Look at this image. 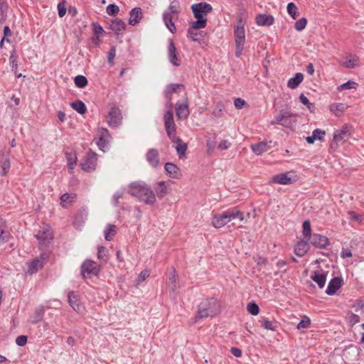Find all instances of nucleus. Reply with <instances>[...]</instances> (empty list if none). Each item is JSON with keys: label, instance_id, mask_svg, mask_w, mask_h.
<instances>
[{"label": "nucleus", "instance_id": "nucleus-45", "mask_svg": "<svg viewBox=\"0 0 364 364\" xmlns=\"http://www.w3.org/2000/svg\"><path fill=\"white\" fill-rule=\"evenodd\" d=\"M92 26L94 36H96L97 39H100V38L105 33L103 28L97 22H93L92 23Z\"/></svg>", "mask_w": 364, "mask_h": 364}, {"label": "nucleus", "instance_id": "nucleus-33", "mask_svg": "<svg viewBox=\"0 0 364 364\" xmlns=\"http://www.w3.org/2000/svg\"><path fill=\"white\" fill-rule=\"evenodd\" d=\"M286 116L284 122L282 123V126L290 128L296 122V115L286 111Z\"/></svg>", "mask_w": 364, "mask_h": 364}, {"label": "nucleus", "instance_id": "nucleus-34", "mask_svg": "<svg viewBox=\"0 0 364 364\" xmlns=\"http://www.w3.org/2000/svg\"><path fill=\"white\" fill-rule=\"evenodd\" d=\"M346 109L347 105L343 103H335L330 106V110L337 117H339Z\"/></svg>", "mask_w": 364, "mask_h": 364}, {"label": "nucleus", "instance_id": "nucleus-56", "mask_svg": "<svg viewBox=\"0 0 364 364\" xmlns=\"http://www.w3.org/2000/svg\"><path fill=\"white\" fill-rule=\"evenodd\" d=\"M307 20L306 18L303 17L298 20L297 21H296L294 27L297 31H301L305 28Z\"/></svg>", "mask_w": 364, "mask_h": 364}, {"label": "nucleus", "instance_id": "nucleus-46", "mask_svg": "<svg viewBox=\"0 0 364 364\" xmlns=\"http://www.w3.org/2000/svg\"><path fill=\"white\" fill-rule=\"evenodd\" d=\"M287 12L292 17V18L296 19L299 16L298 9L296 4L293 2H290L287 5Z\"/></svg>", "mask_w": 364, "mask_h": 364}, {"label": "nucleus", "instance_id": "nucleus-10", "mask_svg": "<svg viewBox=\"0 0 364 364\" xmlns=\"http://www.w3.org/2000/svg\"><path fill=\"white\" fill-rule=\"evenodd\" d=\"M46 259V254H41L39 257H36L28 263V269L26 272L28 274H33L41 269Z\"/></svg>", "mask_w": 364, "mask_h": 364}, {"label": "nucleus", "instance_id": "nucleus-55", "mask_svg": "<svg viewBox=\"0 0 364 364\" xmlns=\"http://www.w3.org/2000/svg\"><path fill=\"white\" fill-rule=\"evenodd\" d=\"M206 24L207 19H198L193 22L191 28L196 30L203 28L206 26Z\"/></svg>", "mask_w": 364, "mask_h": 364}, {"label": "nucleus", "instance_id": "nucleus-32", "mask_svg": "<svg viewBox=\"0 0 364 364\" xmlns=\"http://www.w3.org/2000/svg\"><path fill=\"white\" fill-rule=\"evenodd\" d=\"M252 150L257 155H260L268 150V145L266 142H259L251 146Z\"/></svg>", "mask_w": 364, "mask_h": 364}, {"label": "nucleus", "instance_id": "nucleus-37", "mask_svg": "<svg viewBox=\"0 0 364 364\" xmlns=\"http://www.w3.org/2000/svg\"><path fill=\"white\" fill-rule=\"evenodd\" d=\"M178 276L175 269H173L168 275V287L170 289L174 291L177 288Z\"/></svg>", "mask_w": 364, "mask_h": 364}, {"label": "nucleus", "instance_id": "nucleus-42", "mask_svg": "<svg viewBox=\"0 0 364 364\" xmlns=\"http://www.w3.org/2000/svg\"><path fill=\"white\" fill-rule=\"evenodd\" d=\"M259 322L261 326L267 330L276 331L277 328V322L269 321L267 318H262Z\"/></svg>", "mask_w": 364, "mask_h": 364}, {"label": "nucleus", "instance_id": "nucleus-53", "mask_svg": "<svg viewBox=\"0 0 364 364\" xmlns=\"http://www.w3.org/2000/svg\"><path fill=\"white\" fill-rule=\"evenodd\" d=\"M97 258L103 261L107 260V250L105 247H98Z\"/></svg>", "mask_w": 364, "mask_h": 364}, {"label": "nucleus", "instance_id": "nucleus-27", "mask_svg": "<svg viewBox=\"0 0 364 364\" xmlns=\"http://www.w3.org/2000/svg\"><path fill=\"white\" fill-rule=\"evenodd\" d=\"M125 27V23L119 18L112 21L109 25V29L114 31L117 36L119 35V32L124 30Z\"/></svg>", "mask_w": 364, "mask_h": 364}, {"label": "nucleus", "instance_id": "nucleus-47", "mask_svg": "<svg viewBox=\"0 0 364 364\" xmlns=\"http://www.w3.org/2000/svg\"><path fill=\"white\" fill-rule=\"evenodd\" d=\"M304 238L308 240L311 236V223L309 220H305L302 225Z\"/></svg>", "mask_w": 364, "mask_h": 364}, {"label": "nucleus", "instance_id": "nucleus-30", "mask_svg": "<svg viewBox=\"0 0 364 364\" xmlns=\"http://www.w3.org/2000/svg\"><path fill=\"white\" fill-rule=\"evenodd\" d=\"M175 147L179 157H182L186 154L187 150V144L184 143L181 138L176 139V141L172 142Z\"/></svg>", "mask_w": 364, "mask_h": 364}, {"label": "nucleus", "instance_id": "nucleus-31", "mask_svg": "<svg viewBox=\"0 0 364 364\" xmlns=\"http://www.w3.org/2000/svg\"><path fill=\"white\" fill-rule=\"evenodd\" d=\"M164 127L165 129L176 127V124L173 120V114L171 109H168L164 115Z\"/></svg>", "mask_w": 364, "mask_h": 364}, {"label": "nucleus", "instance_id": "nucleus-17", "mask_svg": "<svg viewBox=\"0 0 364 364\" xmlns=\"http://www.w3.org/2000/svg\"><path fill=\"white\" fill-rule=\"evenodd\" d=\"M183 87L184 86L182 84L171 83L168 85L164 90V97L167 100V104H169L171 107L172 103L171 101L172 95L176 92L178 89Z\"/></svg>", "mask_w": 364, "mask_h": 364}, {"label": "nucleus", "instance_id": "nucleus-20", "mask_svg": "<svg viewBox=\"0 0 364 364\" xmlns=\"http://www.w3.org/2000/svg\"><path fill=\"white\" fill-rule=\"evenodd\" d=\"M310 278L318 284L320 289L324 287L326 282V274L323 272L321 270H316L313 272Z\"/></svg>", "mask_w": 364, "mask_h": 364}, {"label": "nucleus", "instance_id": "nucleus-44", "mask_svg": "<svg viewBox=\"0 0 364 364\" xmlns=\"http://www.w3.org/2000/svg\"><path fill=\"white\" fill-rule=\"evenodd\" d=\"M0 164H1V167L2 169V172L1 173V175L2 176H4L6 175V173H8V171L10 169L11 164H10L9 159L6 156H3L2 159H1Z\"/></svg>", "mask_w": 364, "mask_h": 364}, {"label": "nucleus", "instance_id": "nucleus-36", "mask_svg": "<svg viewBox=\"0 0 364 364\" xmlns=\"http://www.w3.org/2000/svg\"><path fill=\"white\" fill-rule=\"evenodd\" d=\"M156 194L159 198H162L167 193V188L164 181H159L156 183L154 187Z\"/></svg>", "mask_w": 364, "mask_h": 364}, {"label": "nucleus", "instance_id": "nucleus-54", "mask_svg": "<svg viewBox=\"0 0 364 364\" xmlns=\"http://www.w3.org/2000/svg\"><path fill=\"white\" fill-rule=\"evenodd\" d=\"M195 29L190 28L188 31V36L190 37L193 41H200L202 35L201 32H197L194 31Z\"/></svg>", "mask_w": 364, "mask_h": 364}, {"label": "nucleus", "instance_id": "nucleus-26", "mask_svg": "<svg viewBox=\"0 0 364 364\" xmlns=\"http://www.w3.org/2000/svg\"><path fill=\"white\" fill-rule=\"evenodd\" d=\"M256 23L259 26H271L274 23V18L270 15L259 14L256 17Z\"/></svg>", "mask_w": 364, "mask_h": 364}, {"label": "nucleus", "instance_id": "nucleus-4", "mask_svg": "<svg viewBox=\"0 0 364 364\" xmlns=\"http://www.w3.org/2000/svg\"><path fill=\"white\" fill-rule=\"evenodd\" d=\"M178 18V11L176 5L171 3L163 14V20L167 28L172 33L176 32L174 21Z\"/></svg>", "mask_w": 364, "mask_h": 364}, {"label": "nucleus", "instance_id": "nucleus-39", "mask_svg": "<svg viewBox=\"0 0 364 364\" xmlns=\"http://www.w3.org/2000/svg\"><path fill=\"white\" fill-rule=\"evenodd\" d=\"M193 7H196V9L203 15H207L208 13L212 11V6L208 3H199L192 5Z\"/></svg>", "mask_w": 364, "mask_h": 364}, {"label": "nucleus", "instance_id": "nucleus-24", "mask_svg": "<svg viewBox=\"0 0 364 364\" xmlns=\"http://www.w3.org/2000/svg\"><path fill=\"white\" fill-rule=\"evenodd\" d=\"M166 173L173 178H178L180 175L179 168L178 166L171 162L166 163L164 166Z\"/></svg>", "mask_w": 364, "mask_h": 364}, {"label": "nucleus", "instance_id": "nucleus-49", "mask_svg": "<svg viewBox=\"0 0 364 364\" xmlns=\"http://www.w3.org/2000/svg\"><path fill=\"white\" fill-rule=\"evenodd\" d=\"M357 85L358 84L355 82L353 80H348L346 82L339 85L337 90L338 91H343L345 90L355 89Z\"/></svg>", "mask_w": 364, "mask_h": 364}, {"label": "nucleus", "instance_id": "nucleus-11", "mask_svg": "<svg viewBox=\"0 0 364 364\" xmlns=\"http://www.w3.org/2000/svg\"><path fill=\"white\" fill-rule=\"evenodd\" d=\"M296 176L293 172H287L275 175L272 181L275 183L288 185L296 181Z\"/></svg>", "mask_w": 364, "mask_h": 364}, {"label": "nucleus", "instance_id": "nucleus-22", "mask_svg": "<svg viewBox=\"0 0 364 364\" xmlns=\"http://www.w3.org/2000/svg\"><path fill=\"white\" fill-rule=\"evenodd\" d=\"M36 237L38 240L47 242L53 239V232L49 227H43L38 230Z\"/></svg>", "mask_w": 364, "mask_h": 364}, {"label": "nucleus", "instance_id": "nucleus-41", "mask_svg": "<svg viewBox=\"0 0 364 364\" xmlns=\"http://www.w3.org/2000/svg\"><path fill=\"white\" fill-rule=\"evenodd\" d=\"M44 315V309L43 306L36 309L33 316L31 318L30 321L32 323H36L41 321Z\"/></svg>", "mask_w": 364, "mask_h": 364}, {"label": "nucleus", "instance_id": "nucleus-14", "mask_svg": "<svg viewBox=\"0 0 364 364\" xmlns=\"http://www.w3.org/2000/svg\"><path fill=\"white\" fill-rule=\"evenodd\" d=\"M68 303L70 306L77 313L81 312L84 307L80 301L79 296L74 291L68 294Z\"/></svg>", "mask_w": 364, "mask_h": 364}, {"label": "nucleus", "instance_id": "nucleus-59", "mask_svg": "<svg viewBox=\"0 0 364 364\" xmlns=\"http://www.w3.org/2000/svg\"><path fill=\"white\" fill-rule=\"evenodd\" d=\"M116 56V48L112 46L109 52L107 53V62L112 66L114 65V59Z\"/></svg>", "mask_w": 364, "mask_h": 364}, {"label": "nucleus", "instance_id": "nucleus-2", "mask_svg": "<svg viewBox=\"0 0 364 364\" xmlns=\"http://www.w3.org/2000/svg\"><path fill=\"white\" fill-rule=\"evenodd\" d=\"M235 219H239L240 221L244 220L243 214L237 207L230 208L221 214L214 215L212 224L215 228H220L228 223Z\"/></svg>", "mask_w": 364, "mask_h": 364}, {"label": "nucleus", "instance_id": "nucleus-29", "mask_svg": "<svg viewBox=\"0 0 364 364\" xmlns=\"http://www.w3.org/2000/svg\"><path fill=\"white\" fill-rule=\"evenodd\" d=\"M304 80V75L301 73H297L294 77L290 78L287 82L288 87L291 89L296 88Z\"/></svg>", "mask_w": 364, "mask_h": 364}, {"label": "nucleus", "instance_id": "nucleus-48", "mask_svg": "<svg viewBox=\"0 0 364 364\" xmlns=\"http://www.w3.org/2000/svg\"><path fill=\"white\" fill-rule=\"evenodd\" d=\"M77 196L75 193H64L60 197L61 203H63V206L65 207V203H72L75 201Z\"/></svg>", "mask_w": 364, "mask_h": 364}, {"label": "nucleus", "instance_id": "nucleus-3", "mask_svg": "<svg viewBox=\"0 0 364 364\" xmlns=\"http://www.w3.org/2000/svg\"><path fill=\"white\" fill-rule=\"evenodd\" d=\"M219 312V304L214 298L205 299L200 302L198 308V314L196 316V321L198 319L213 316Z\"/></svg>", "mask_w": 364, "mask_h": 364}, {"label": "nucleus", "instance_id": "nucleus-51", "mask_svg": "<svg viewBox=\"0 0 364 364\" xmlns=\"http://www.w3.org/2000/svg\"><path fill=\"white\" fill-rule=\"evenodd\" d=\"M247 309L248 312L253 316L257 315L259 312V306L255 301L249 303L247 304Z\"/></svg>", "mask_w": 364, "mask_h": 364}, {"label": "nucleus", "instance_id": "nucleus-28", "mask_svg": "<svg viewBox=\"0 0 364 364\" xmlns=\"http://www.w3.org/2000/svg\"><path fill=\"white\" fill-rule=\"evenodd\" d=\"M359 65V58L353 55H349L347 56L346 60L343 63V66L349 69H353Z\"/></svg>", "mask_w": 364, "mask_h": 364}, {"label": "nucleus", "instance_id": "nucleus-5", "mask_svg": "<svg viewBox=\"0 0 364 364\" xmlns=\"http://www.w3.org/2000/svg\"><path fill=\"white\" fill-rule=\"evenodd\" d=\"M100 271V266L97 263L90 259H86L81 265V274L83 278L96 276Z\"/></svg>", "mask_w": 364, "mask_h": 364}, {"label": "nucleus", "instance_id": "nucleus-62", "mask_svg": "<svg viewBox=\"0 0 364 364\" xmlns=\"http://www.w3.org/2000/svg\"><path fill=\"white\" fill-rule=\"evenodd\" d=\"M299 99L300 102L303 105H306L309 110H311V109L314 107V105L313 103H311L309 99L304 94H301L299 96Z\"/></svg>", "mask_w": 364, "mask_h": 364}, {"label": "nucleus", "instance_id": "nucleus-58", "mask_svg": "<svg viewBox=\"0 0 364 364\" xmlns=\"http://www.w3.org/2000/svg\"><path fill=\"white\" fill-rule=\"evenodd\" d=\"M3 223L2 221L0 222V245L7 242L10 237V235L1 228Z\"/></svg>", "mask_w": 364, "mask_h": 364}, {"label": "nucleus", "instance_id": "nucleus-60", "mask_svg": "<svg viewBox=\"0 0 364 364\" xmlns=\"http://www.w3.org/2000/svg\"><path fill=\"white\" fill-rule=\"evenodd\" d=\"M96 143L99 149L105 152V149L107 147L108 144V141L107 140V139L105 137L100 136Z\"/></svg>", "mask_w": 364, "mask_h": 364}, {"label": "nucleus", "instance_id": "nucleus-9", "mask_svg": "<svg viewBox=\"0 0 364 364\" xmlns=\"http://www.w3.org/2000/svg\"><path fill=\"white\" fill-rule=\"evenodd\" d=\"M122 119L120 109L117 107H112L107 116L109 125L112 127H117L121 124Z\"/></svg>", "mask_w": 364, "mask_h": 364}, {"label": "nucleus", "instance_id": "nucleus-40", "mask_svg": "<svg viewBox=\"0 0 364 364\" xmlns=\"http://www.w3.org/2000/svg\"><path fill=\"white\" fill-rule=\"evenodd\" d=\"M71 107L77 111L79 114H83L87 111V107L85 103L81 100H77L70 104Z\"/></svg>", "mask_w": 364, "mask_h": 364}, {"label": "nucleus", "instance_id": "nucleus-15", "mask_svg": "<svg viewBox=\"0 0 364 364\" xmlns=\"http://www.w3.org/2000/svg\"><path fill=\"white\" fill-rule=\"evenodd\" d=\"M343 284V279L341 277H333L328 284L326 289V293L328 295H333L336 293L337 290L341 288Z\"/></svg>", "mask_w": 364, "mask_h": 364}, {"label": "nucleus", "instance_id": "nucleus-43", "mask_svg": "<svg viewBox=\"0 0 364 364\" xmlns=\"http://www.w3.org/2000/svg\"><path fill=\"white\" fill-rule=\"evenodd\" d=\"M8 4L6 0H0V22L6 21L7 16Z\"/></svg>", "mask_w": 364, "mask_h": 364}, {"label": "nucleus", "instance_id": "nucleus-64", "mask_svg": "<svg viewBox=\"0 0 364 364\" xmlns=\"http://www.w3.org/2000/svg\"><path fill=\"white\" fill-rule=\"evenodd\" d=\"M27 342V336H19L16 339V343L18 346H23L26 345Z\"/></svg>", "mask_w": 364, "mask_h": 364}, {"label": "nucleus", "instance_id": "nucleus-16", "mask_svg": "<svg viewBox=\"0 0 364 364\" xmlns=\"http://www.w3.org/2000/svg\"><path fill=\"white\" fill-rule=\"evenodd\" d=\"M146 159L149 164L154 168L159 165V154L156 149H150L146 154Z\"/></svg>", "mask_w": 364, "mask_h": 364}, {"label": "nucleus", "instance_id": "nucleus-63", "mask_svg": "<svg viewBox=\"0 0 364 364\" xmlns=\"http://www.w3.org/2000/svg\"><path fill=\"white\" fill-rule=\"evenodd\" d=\"M287 117L286 112H282L278 116H277L274 121L272 122V124H280L284 122V119Z\"/></svg>", "mask_w": 364, "mask_h": 364}, {"label": "nucleus", "instance_id": "nucleus-61", "mask_svg": "<svg viewBox=\"0 0 364 364\" xmlns=\"http://www.w3.org/2000/svg\"><path fill=\"white\" fill-rule=\"evenodd\" d=\"M167 136L171 139V142H174L176 141V139H178L179 137H177L176 136V128H170V129H166Z\"/></svg>", "mask_w": 364, "mask_h": 364}, {"label": "nucleus", "instance_id": "nucleus-35", "mask_svg": "<svg viewBox=\"0 0 364 364\" xmlns=\"http://www.w3.org/2000/svg\"><path fill=\"white\" fill-rule=\"evenodd\" d=\"M117 233V226L112 224H108L104 231L105 238L107 241H111L112 237Z\"/></svg>", "mask_w": 364, "mask_h": 364}, {"label": "nucleus", "instance_id": "nucleus-1", "mask_svg": "<svg viewBox=\"0 0 364 364\" xmlns=\"http://www.w3.org/2000/svg\"><path fill=\"white\" fill-rule=\"evenodd\" d=\"M128 193L136 197L146 205H153L156 202V195L144 183L133 182L129 186Z\"/></svg>", "mask_w": 364, "mask_h": 364}, {"label": "nucleus", "instance_id": "nucleus-18", "mask_svg": "<svg viewBox=\"0 0 364 364\" xmlns=\"http://www.w3.org/2000/svg\"><path fill=\"white\" fill-rule=\"evenodd\" d=\"M176 116L180 119H186L189 116L190 112L187 101L183 103H176Z\"/></svg>", "mask_w": 364, "mask_h": 364}, {"label": "nucleus", "instance_id": "nucleus-8", "mask_svg": "<svg viewBox=\"0 0 364 364\" xmlns=\"http://www.w3.org/2000/svg\"><path fill=\"white\" fill-rule=\"evenodd\" d=\"M349 135V127L346 125L341 129H337L334 132L333 141L331 144V148L333 149L334 145L337 147L338 144L341 142L345 141Z\"/></svg>", "mask_w": 364, "mask_h": 364}, {"label": "nucleus", "instance_id": "nucleus-57", "mask_svg": "<svg viewBox=\"0 0 364 364\" xmlns=\"http://www.w3.org/2000/svg\"><path fill=\"white\" fill-rule=\"evenodd\" d=\"M119 11L118 6L114 4L108 5L106 8V12L109 16H114Z\"/></svg>", "mask_w": 364, "mask_h": 364}, {"label": "nucleus", "instance_id": "nucleus-6", "mask_svg": "<svg viewBox=\"0 0 364 364\" xmlns=\"http://www.w3.org/2000/svg\"><path fill=\"white\" fill-rule=\"evenodd\" d=\"M97 154L90 150L82 159L80 166L82 170L87 172L94 171L97 165Z\"/></svg>", "mask_w": 364, "mask_h": 364}, {"label": "nucleus", "instance_id": "nucleus-7", "mask_svg": "<svg viewBox=\"0 0 364 364\" xmlns=\"http://www.w3.org/2000/svg\"><path fill=\"white\" fill-rule=\"evenodd\" d=\"M234 36L235 41V56H241L245 42V31L239 28L234 29Z\"/></svg>", "mask_w": 364, "mask_h": 364}, {"label": "nucleus", "instance_id": "nucleus-21", "mask_svg": "<svg viewBox=\"0 0 364 364\" xmlns=\"http://www.w3.org/2000/svg\"><path fill=\"white\" fill-rule=\"evenodd\" d=\"M143 13L142 9L139 7H135L129 12V23L132 26H135L139 23L142 18Z\"/></svg>", "mask_w": 364, "mask_h": 364}, {"label": "nucleus", "instance_id": "nucleus-19", "mask_svg": "<svg viewBox=\"0 0 364 364\" xmlns=\"http://www.w3.org/2000/svg\"><path fill=\"white\" fill-rule=\"evenodd\" d=\"M309 250V241L304 238L299 241L294 247V253L298 257H303Z\"/></svg>", "mask_w": 364, "mask_h": 364}, {"label": "nucleus", "instance_id": "nucleus-50", "mask_svg": "<svg viewBox=\"0 0 364 364\" xmlns=\"http://www.w3.org/2000/svg\"><path fill=\"white\" fill-rule=\"evenodd\" d=\"M74 81L75 85L79 88L85 87L88 83L87 78L83 75L76 76L74 79Z\"/></svg>", "mask_w": 364, "mask_h": 364}, {"label": "nucleus", "instance_id": "nucleus-25", "mask_svg": "<svg viewBox=\"0 0 364 364\" xmlns=\"http://www.w3.org/2000/svg\"><path fill=\"white\" fill-rule=\"evenodd\" d=\"M325 134V131L320 129H316L315 130L313 131L312 135L307 136L306 138V140L308 144H312L314 143L315 140L322 141L323 139Z\"/></svg>", "mask_w": 364, "mask_h": 364}, {"label": "nucleus", "instance_id": "nucleus-13", "mask_svg": "<svg viewBox=\"0 0 364 364\" xmlns=\"http://www.w3.org/2000/svg\"><path fill=\"white\" fill-rule=\"evenodd\" d=\"M307 240L317 248H324L328 244V239L319 234L312 235Z\"/></svg>", "mask_w": 364, "mask_h": 364}, {"label": "nucleus", "instance_id": "nucleus-38", "mask_svg": "<svg viewBox=\"0 0 364 364\" xmlns=\"http://www.w3.org/2000/svg\"><path fill=\"white\" fill-rule=\"evenodd\" d=\"M65 156L68 161V166L71 171L77 164V156L75 152H65Z\"/></svg>", "mask_w": 364, "mask_h": 364}, {"label": "nucleus", "instance_id": "nucleus-52", "mask_svg": "<svg viewBox=\"0 0 364 364\" xmlns=\"http://www.w3.org/2000/svg\"><path fill=\"white\" fill-rule=\"evenodd\" d=\"M310 323H311L310 318L308 316H303L301 321L298 323L297 328L299 330L303 331V330L307 328L309 326Z\"/></svg>", "mask_w": 364, "mask_h": 364}, {"label": "nucleus", "instance_id": "nucleus-12", "mask_svg": "<svg viewBox=\"0 0 364 364\" xmlns=\"http://www.w3.org/2000/svg\"><path fill=\"white\" fill-rule=\"evenodd\" d=\"M168 56L170 63L173 65L178 67L181 65V59L178 57V53L173 40H169L168 46Z\"/></svg>", "mask_w": 364, "mask_h": 364}, {"label": "nucleus", "instance_id": "nucleus-23", "mask_svg": "<svg viewBox=\"0 0 364 364\" xmlns=\"http://www.w3.org/2000/svg\"><path fill=\"white\" fill-rule=\"evenodd\" d=\"M87 218V213L85 209H80L79 210L76 215H75L74 220H73V225L76 228H80Z\"/></svg>", "mask_w": 364, "mask_h": 364}]
</instances>
